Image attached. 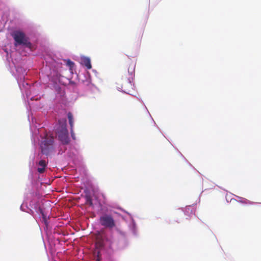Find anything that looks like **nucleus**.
<instances>
[{"label":"nucleus","instance_id":"10","mask_svg":"<svg viewBox=\"0 0 261 261\" xmlns=\"http://www.w3.org/2000/svg\"><path fill=\"white\" fill-rule=\"evenodd\" d=\"M45 169L44 167L38 168L37 171L39 173H43L45 171Z\"/></svg>","mask_w":261,"mask_h":261},{"label":"nucleus","instance_id":"5","mask_svg":"<svg viewBox=\"0 0 261 261\" xmlns=\"http://www.w3.org/2000/svg\"><path fill=\"white\" fill-rule=\"evenodd\" d=\"M53 138H46L41 142L40 148L43 154L47 155L53 149Z\"/></svg>","mask_w":261,"mask_h":261},{"label":"nucleus","instance_id":"6","mask_svg":"<svg viewBox=\"0 0 261 261\" xmlns=\"http://www.w3.org/2000/svg\"><path fill=\"white\" fill-rule=\"evenodd\" d=\"M82 64L85 66L88 69L92 68L91 61L89 58L84 57L82 59Z\"/></svg>","mask_w":261,"mask_h":261},{"label":"nucleus","instance_id":"2","mask_svg":"<svg viewBox=\"0 0 261 261\" xmlns=\"http://www.w3.org/2000/svg\"><path fill=\"white\" fill-rule=\"evenodd\" d=\"M59 124L56 132L57 136L63 144H67L69 142V138L66 128V119L59 120Z\"/></svg>","mask_w":261,"mask_h":261},{"label":"nucleus","instance_id":"7","mask_svg":"<svg viewBox=\"0 0 261 261\" xmlns=\"http://www.w3.org/2000/svg\"><path fill=\"white\" fill-rule=\"evenodd\" d=\"M68 120H69V124H70V127H71V136H72V137L74 138V136H73V134H72V127H73V115H68Z\"/></svg>","mask_w":261,"mask_h":261},{"label":"nucleus","instance_id":"1","mask_svg":"<svg viewBox=\"0 0 261 261\" xmlns=\"http://www.w3.org/2000/svg\"><path fill=\"white\" fill-rule=\"evenodd\" d=\"M126 65L127 73L125 72L122 76L121 88L124 91L129 92L133 89L132 82L135 76L136 62L129 59L126 62Z\"/></svg>","mask_w":261,"mask_h":261},{"label":"nucleus","instance_id":"3","mask_svg":"<svg viewBox=\"0 0 261 261\" xmlns=\"http://www.w3.org/2000/svg\"><path fill=\"white\" fill-rule=\"evenodd\" d=\"M12 36L15 40V46L18 45H24L30 49L31 50H33V46L32 43L29 41L28 38L26 37L25 34L19 31H15L12 34Z\"/></svg>","mask_w":261,"mask_h":261},{"label":"nucleus","instance_id":"8","mask_svg":"<svg viewBox=\"0 0 261 261\" xmlns=\"http://www.w3.org/2000/svg\"><path fill=\"white\" fill-rule=\"evenodd\" d=\"M66 65L69 67L70 69L71 70L74 65V63L70 60H68L66 62Z\"/></svg>","mask_w":261,"mask_h":261},{"label":"nucleus","instance_id":"9","mask_svg":"<svg viewBox=\"0 0 261 261\" xmlns=\"http://www.w3.org/2000/svg\"><path fill=\"white\" fill-rule=\"evenodd\" d=\"M39 165L41 167H44L45 168L46 166V162L44 160H40L39 162V163H38Z\"/></svg>","mask_w":261,"mask_h":261},{"label":"nucleus","instance_id":"4","mask_svg":"<svg viewBox=\"0 0 261 261\" xmlns=\"http://www.w3.org/2000/svg\"><path fill=\"white\" fill-rule=\"evenodd\" d=\"M99 223L101 226L109 229L116 226L115 221L111 215L105 214L99 218Z\"/></svg>","mask_w":261,"mask_h":261},{"label":"nucleus","instance_id":"11","mask_svg":"<svg viewBox=\"0 0 261 261\" xmlns=\"http://www.w3.org/2000/svg\"><path fill=\"white\" fill-rule=\"evenodd\" d=\"M87 201L88 202L90 205L92 204V201L91 198L89 196L87 197Z\"/></svg>","mask_w":261,"mask_h":261}]
</instances>
